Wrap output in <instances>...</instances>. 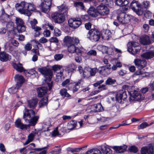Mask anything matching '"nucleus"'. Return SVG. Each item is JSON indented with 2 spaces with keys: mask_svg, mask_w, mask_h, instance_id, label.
Masks as SVG:
<instances>
[{
  "mask_svg": "<svg viewBox=\"0 0 154 154\" xmlns=\"http://www.w3.org/2000/svg\"><path fill=\"white\" fill-rule=\"evenodd\" d=\"M11 43L12 45L15 47H18L19 45L18 42L16 40L14 39L11 41Z\"/></svg>",
  "mask_w": 154,
  "mask_h": 154,
  "instance_id": "69168bd1",
  "label": "nucleus"
},
{
  "mask_svg": "<svg viewBox=\"0 0 154 154\" xmlns=\"http://www.w3.org/2000/svg\"><path fill=\"white\" fill-rule=\"evenodd\" d=\"M127 97L126 92L123 90L120 91L116 96V100L120 103H124V101L126 99Z\"/></svg>",
  "mask_w": 154,
  "mask_h": 154,
  "instance_id": "ddd939ff",
  "label": "nucleus"
},
{
  "mask_svg": "<svg viewBox=\"0 0 154 154\" xmlns=\"http://www.w3.org/2000/svg\"><path fill=\"white\" fill-rule=\"evenodd\" d=\"M85 70H87L89 72L91 76H94L97 72H99V69L96 68H91L89 67H86L85 68Z\"/></svg>",
  "mask_w": 154,
  "mask_h": 154,
  "instance_id": "f704fd0d",
  "label": "nucleus"
},
{
  "mask_svg": "<svg viewBox=\"0 0 154 154\" xmlns=\"http://www.w3.org/2000/svg\"><path fill=\"white\" fill-rule=\"evenodd\" d=\"M118 73L119 75L123 76L126 74V71L125 70L121 69L118 72Z\"/></svg>",
  "mask_w": 154,
  "mask_h": 154,
  "instance_id": "338daca9",
  "label": "nucleus"
},
{
  "mask_svg": "<svg viewBox=\"0 0 154 154\" xmlns=\"http://www.w3.org/2000/svg\"><path fill=\"white\" fill-rule=\"evenodd\" d=\"M69 26L73 29H76L81 25V20L79 18H72L69 19L68 21Z\"/></svg>",
  "mask_w": 154,
  "mask_h": 154,
  "instance_id": "6e6552de",
  "label": "nucleus"
},
{
  "mask_svg": "<svg viewBox=\"0 0 154 154\" xmlns=\"http://www.w3.org/2000/svg\"><path fill=\"white\" fill-rule=\"evenodd\" d=\"M139 43L136 42H129L127 45L128 51L133 55H135L140 51V47Z\"/></svg>",
  "mask_w": 154,
  "mask_h": 154,
  "instance_id": "f03ea898",
  "label": "nucleus"
},
{
  "mask_svg": "<svg viewBox=\"0 0 154 154\" xmlns=\"http://www.w3.org/2000/svg\"><path fill=\"white\" fill-rule=\"evenodd\" d=\"M15 22L18 32L21 33L25 31L26 27L24 25V23L22 19L19 18H16Z\"/></svg>",
  "mask_w": 154,
  "mask_h": 154,
  "instance_id": "9b49d317",
  "label": "nucleus"
},
{
  "mask_svg": "<svg viewBox=\"0 0 154 154\" xmlns=\"http://www.w3.org/2000/svg\"><path fill=\"white\" fill-rule=\"evenodd\" d=\"M11 59V56L5 52L0 53V60L3 62H6Z\"/></svg>",
  "mask_w": 154,
  "mask_h": 154,
  "instance_id": "4be33fe9",
  "label": "nucleus"
},
{
  "mask_svg": "<svg viewBox=\"0 0 154 154\" xmlns=\"http://www.w3.org/2000/svg\"><path fill=\"white\" fill-rule=\"evenodd\" d=\"M60 66L59 65H55L52 66V69L55 72L60 70Z\"/></svg>",
  "mask_w": 154,
  "mask_h": 154,
  "instance_id": "680f3d73",
  "label": "nucleus"
},
{
  "mask_svg": "<svg viewBox=\"0 0 154 154\" xmlns=\"http://www.w3.org/2000/svg\"><path fill=\"white\" fill-rule=\"evenodd\" d=\"M51 17L55 23L58 24L62 23L65 20V15L57 12L52 13Z\"/></svg>",
  "mask_w": 154,
  "mask_h": 154,
  "instance_id": "20e7f679",
  "label": "nucleus"
},
{
  "mask_svg": "<svg viewBox=\"0 0 154 154\" xmlns=\"http://www.w3.org/2000/svg\"><path fill=\"white\" fill-rule=\"evenodd\" d=\"M43 34L45 37H49L50 36L51 32L49 30L46 29L44 31Z\"/></svg>",
  "mask_w": 154,
  "mask_h": 154,
  "instance_id": "bf43d9fd",
  "label": "nucleus"
},
{
  "mask_svg": "<svg viewBox=\"0 0 154 154\" xmlns=\"http://www.w3.org/2000/svg\"><path fill=\"white\" fill-rule=\"evenodd\" d=\"M78 44H72L68 46V50L69 52L72 54L75 53L77 47L75 46Z\"/></svg>",
  "mask_w": 154,
  "mask_h": 154,
  "instance_id": "c9c22d12",
  "label": "nucleus"
},
{
  "mask_svg": "<svg viewBox=\"0 0 154 154\" xmlns=\"http://www.w3.org/2000/svg\"><path fill=\"white\" fill-rule=\"evenodd\" d=\"M27 11L26 15L29 16L31 14V11H33L35 10V7L34 5L32 4L27 3Z\"/></svg>",
  "mask_w": 154,
  "mask_h": 154,
  "instance_id": "393cba45",
  "label": "nucleus"
},
{
  "mask_svg": "<svg viewBox=\"0 0 154 154\" xmlns=\"http://www.w3.org/2000/svg\"><path fill=\"white\" fill-rule=\"evenodd\" d=\"M37 91L38 97H41L47 93L48 88L45 87H41L38 88Z\"/></svg>",
  "mask_w": 154,
  "mask_h": 154,
  "instance_id": "aec40b11",
  "label": "nucleus"
},
{
  "mask_svg": "<svg viewBox=\"0 0 154 154\" xmlns=\"http://www.w3.org/2000/svg\"><path fill=\"white\" fill-rule=\"evenodd\" d=\"M136 75H141L143 77H144L146 75H144V72L140 70L137 71L134 74L133 76H135Z\"/></svg>",
  "mask_w": 154,
  "mask_h": 154,
  "instance_id": "864d4df0",
  "label": "nucleus"
},
{
  "mask_svg": "<svg viewBox=\"0 0 154 154\" xmlns=\"http://www.w3.org/2000/svg\"><path fill=\"white\" fill-rule=\"evenodd\" d=\"M141 57L147 60L151 59L154 57V52L150 51L144 53L141 55Z\"/></svg>",
  "mask_w": 154,
  "mask_h": 154,
  "instance_id": "412c9836",
  "label": "nucleus"
},
{
  "mask_svg": "<svg viewBox=\"0 0 154 154\" xmlns=\"http://www.w3.org/2000/svg\"><path fill=\"white\" fill-rule=\"evenodd\" d=\"M130 5L133 11L135 10L137 8L141 6V5L138 3V2L134 0L131 2Z\"/></svg>",
  "mask_w": 154,
  "mask_h": 154,
  "instance_id": "4c0bfd02",
  "label": "nucleus"
},
{
  "mask_svg": "<svg viewBox=\"0 0 154 154\" xmlns=\"http://www.w3.org/2000/svg\"><path fill=\"white\" fill-rule=\"evenodd\" d=\"M117 18L118 21L123 24L129 23L131 19L130 15L124 12L119 13Z\"/></svg>",
  "mask_w": 154,
  "mask_h": 154,
  "instance_id": "423d86ee",
  "label": "nucleus"
},
{
  "mask_svg": "<svg viewBox=\"0 0 154 154\" xmlns=\"http://www.w3.org/2000/svg\"><path fill=\"white\" fill-rule=\"evenodd\" d=\"M60 94L63 97H67L71 98V95L67 92V90L65 88H63L60 91Z\"/></svg>",
  "mask_w": 154,
  "mask_h": 154,
  "instance_id": "58836bf2",
  "label": "nucleus"
},
{
  "mask_svg": "<svg viewBox=\"0 0 154 154\" xmlns=\"http://www.w3.org/2000/svg\"><path fill=\"white\" fill-rule=\"evenodd\" d=\"M38 101V99L36 98L28 100L27 101L28 106L30 108L34 109L35 108Z\"/></svg>",
  "mask_w": 154,
  "mask_h": 154,
  "instance_id": "f3484780",
  "label": "nucleus"
},
{
  "mask_svg": "<svg viewBox=\"0 0 154 154\" xmlns=\"http://www.w3.org/2000/svg\"><path fill=\"white\" fill-rule=\"evenodd\" d=\"M14 78L17 82V86L18 87H20L22 84L24 82V79L22 75L18 74L15 75Z\"/></svg>",
  "mask_w": 154,
  "mask_h": 154,
  "instance_id": "a211bd4d",
  "label": "nucleus"
},
{
  "mask_svg": "<svg viewBox=\"0 0 154 154\" xmlns=\"http://www.w3.org/2000/svg\"><path fill=\"white\" fill-rule=\"evenodd\" d=\"M116 4L120 6H125L128 3L127 0H116Z\"/></svg>",
  "mask_w": 154,
  "mask_h": 154,
  "instance_id": "e433bc0d",
  "label": "nucleus"
},
{
  "mask_svg": "<svg viewBox=\"0 0 154 154\" xmlns=\"http://www.w3.org/2000/svg\"><path fill=\"white\" fill-rule=\"evenodd\" d=\"M58 9V12L63 14L66 15L68 12V8L65 5H63L57 7Z\"/></svg>",
  "mask_w": 154,
  "mask_h": 154,
  "instance_id": "a878e982",
  "label": "nucleus"
},
{
  "mask_svg": "<svg viewBox=\"0 0 154 154\" xmlns=\"http://www.w3.org/2000/svg\"><path fill=\"white\" fill-rule=\"evenodd\" d=\"M87 37L92 42H97L100 38L101 33L96 29H92L89 31Z\"/></svg>",
  "mask_w": 154,
  "mask_h": 154,
  "instance_id": "7ed1b4c3",
  "label": "nucleus"
},
{
  "mask_svg": "<svg viewBox=\"0 0 154 154\" xmlns=\"http://www.w3.org/2000/svg\"><path fill=\"white\" fill-rule=\"evenodd\" d=\"M12 66L18 72H22L25 71L24 68L22 66V64L20 63L17 64L13 63H12Z\"/></svg>",
  "mask_w": 154,
  "mask_h": 154,
  "instance_id": "c85d7f7f",
  "label": "nucleus"
},
{
  "mask_svg": "<svg viewBox=\"0 0 154 154\" xmlns=\"http://www.w3.org/2000/svg\"><path fill=\"white\" fill-rule=\"evenodd\" d=\"M48 99L47 97L42 98L38 103V106L40 108H42L47 106L48 104Z\"/></svg>",
  "mask_w": 154,
  "mask_h": 154,
  "instance_id": "2f4dec72",
  "label": "nucleus"
},
{
  "mask_svg": "<svg viewBox=\"0 0 154 154\" xmlns=\"http://www.w3.org/2000/svg\"><path fill=\"white\" fill-rule=\"evenodd\" d=\"M100 2H102L103 4L111 7L113 6V2L112 0H99Z\"/></svg>",
  "mask_w": 154,
  "mask_h": 154,
  "instance_id": "a19ab883",
  "label": "nucleus"
},
{
  "mask_svg": "<svg viewBox=\"0 0 154 154\" xmlns=\"http://www.w3.org/2000/svg\"><path fill=\"white\" fill-rule=\"evenodd\" d=\"M87 11L88 14L92 17H95L98 15L97 9L96 10L94 7H91Z\"/></svg>",
  "mask_w": 154,
  "mask_h": 154,
  "instance_id": "cd10ccee",
  "label": "nucleus"
},
{
  "mask_svg": "<svg viewBox=\"0 0 154 154\" xmlns=\"http://www.w3.org/2000/svg\"><path fill=\"white\" fill-rule=\"evenodd\" d=\"M101 150L103 154H111L112 151L111 149L106 146H102L101 148Z\"/></svg>",
  "mask_w": 154,
  "mask_h": 154,
  "instance_id": "79ce46f5",
  "label": "nucleus"
},
{
  "mask_svg": "<svg viewBox=\"0 0 154 154\" xmlns=\"http://www.w3.org/2000/svg\"><path fill=\"white\" fill-rule=\"evenodd\" d=\"M141 43L143 45H147L149 43V38L147 35H144L142 36L140 39Z\"/></svg>",
  "mask_w": 154,
  "mask_h": 154,
  "instance_id": "7c9ffc66",
  "label": "nucleus"
},
{
  "mask_svg": "<svg viewBox=\"0 0 154 154\" xmlns=\"http://www.w3.org/2000/svg\"><path fill=\"white\" fill-rule=\"evenodd\" d=\"M116 80L113 79L111 78H108L106 81V84L107 85H111L114 84L116 82Z\"/></svg>",
  "mask_w": 154,
  "mask_h": 154,
  "instance_id": "de8ad7c7",
  "label": "nucleus"
},
{
  "mask_svg": "<svg viewBox=\"0 0 154 154\" xmlns=\"http://www.w3.org/2000/svg\"><path fill=\"white\" fill-rule=\"evenodd\" d=\"M100 151L97 149H91L86 153V154H101Z\"/></svg>",
  "mask_w": 154,
  "mask_h": 154,
  "instance_id": "37998d69",
  "label": "nucleus"
},
{
  "mask_svg": "<svg viewBox=\"0 0 154 154\" xmlns=\"http://www.w3.org/2000/svg\"><path fill=\"white\" fill-rule=\"evenodd\" d=\"M38 71L46 78H48L49 80H51L52 75V72L51 70L46 67H42L38 68Z\"/></svg>",
  "mask_w": 154,
  "mask_h": 154,
  "instance_id": "9d476101",
  "label": "nucleus"
},
{
  "mask_svg": "<svg viewBox=\"0 0 154 154\" xmlns=\"http://www.w3.org/2000/svg\"><path fill=\"white\" fill-rule=\"evenodd\" d=\"M141 154H154V144L149 145L148 147H143L141 148Z\"/></svg>",
  "mask_w": 154,
  "mask_h": 154,
  "instance_id": "f8f14e48",
  "label": "nucleus"
},
{
  "mask_svg": "<svg viewBox=\"0 0 154 154\" xmlns=\"http://www.w3.org/2000/svg\"><path fill=\"white\" fill-rule=\"evenodd\" d=\"M16 87H12L11 88H9L8 89V91L10 94H14L17 91V90L19 89L20 87H18L16 85Z\"/></svg>",
  "mask_w": 154,
  "mask_h": 154,
  "instance_id": "a18cd8bd",
  "label": "nucleus"
},
{
  "mask_svg": "<svg viewBox=\"0 0 154 154\" xmlns=\"http://www.w3.org/2000/svg\"><path fill=\"white\" fill-rule=\"evenodd\" d=\"M27 3L24 2H22L20 3H16L15 7L17 10L20 14L26 15Z\"/></svg>",
  "mask_w": 154,
  "mask_h": 154,
  "instance_id": "0eeeda50",
  "label": "nucleus"
},
{
  "mask_svg": "<svg viewBox=\"0 0 154 154\" xmlns=\"http://www.w3.org/2000/svg\"><path fill=\"white\" fill-rule=\"evenodd\" d=\"M23 118L26 123H29V125L23 124L21 122V119H17L15 122L16 127L21 129H26L27 127L30 126H35L37 123L39 119L38 116H35V112L32 109H28L25 108L23 111Z\"/></svg>",
  "mask_w": 154,
  "mask_h": 154,
  "instance_id": "f257e3e1",
  "label": "nucleus"
},
{
  "mask_svg": "<svg viewBox=\"0 0 154 154\" xmlns=\"http://www.w3.org/2000/svg\"><path fill=\"white\" fill-rule=\"evenodd\" d=\"M76 68V66L74 64H71L68 65L66 67V70L68 72H73L75 71Z\"/></svg>",
  "mask_w": 154,
  "mask_h": 154,
  "instance_id": "ea45409f",
  "label": "nucleus"
},
{
  "mask_svg": "<svg viewBox=\"0 0 154 154\" xmlns=\"http://www.w3.org/2000/svg\"><path fill=\"white\" fill-rule=\"evenodd\" d=\"M87 54L88 56H96L97 55V52L96 51L92 50L88 52Z\"/></svg>",
  "mask_w": 154,
  "mask_h": 154,
  "instance_id": "6e6d98bb",
  "label": "nucleus"
},
{
  "mask_svg": "<svg viewBox=\"0 0 154 154\" xmlns=\"http://www.w3.org/2000/svg\"><path fill=\"white\" fill-rule=\"evenodd\" d=\"M63 42L68 46L72 44H78L79 42V40L78 38L76 37L72 38L67 36L65 37Z\"/></svg>",
  "mask_w": 154,
  "mask_h": 154,
  "instance_id": "2eb2a0df",
  "label": "nucleus"
},
{
  "mask_svg": "<svg viewBox=\"0 0 154 154\" xmlns=\"http://www.w3.org/2000/svg\"><path fill=\"white\" fill-rule=\"evenodd\" d=\"M127 146L124 145L123 146H114L112 148L114 149L117 153H121L124 152L126 149Z\"/></svg>",
  "mask_w": 154,
  "mask_h": 154,
  "instance_id": "c756f323",
  "label": "nucleus"
},
{
  "mask_svg": "<svg viewBox=\"0 0 154 154\" xmlns=\"http://www.w3.org/2000/svg\"><path fill=\"white\" fill-rule=\"evenodd\" d=\"M134 63L135 66L139 69H141L145 67L147 64L146 60L143 59H135Z\"/></svg>",
  "mask_w": 154,
  "mask_h": 154,
  "instance_id": "dca6fc26",
  "label": "nucleus"
},
{
  "mask_svg": "<svg viewBox=\"0 0 154 154\" xmlns=\"http://www.w3.org/2000/svg\"><path fill=\"white\" fill-rule=\"evenodd\" d=\"M80 83V81H79L75 84H69V87H70L69 89L72 91L73 93L77 92L80 87L79 85Z\"/></svg>",
  "mask_w": 154,
  "mask_h": 154,
  "instance_id": "5701e85b",
  "label": "nucleus"
},
{
  "mask_svg": "<svg viewBox=\"0 0 154 154\" xmlns=\"http://www.w3.org/2000/svg\"><path fill=\"white\" fill-rule=\"evenodd\" d=\"M49 125L46 124H44L42 125V132H45L46 131H49L50 130L49 129Z\"/></svg>",
  "mask_w": 154,
  "mask_h": 154,
  "instance_id": "8fccbe9b",
  "label": "nucleus"
},
{
  "mask_svg": "<svg viewBox=\"0 0 154 154\" xmlns=\"http://www.w3.org/2000/svg\"><path fill=\"white\" fill-rule=\"evenodd\" d=\"M140 6L133 11L139 16L142 15L143 14V9Z\"/></svg>",
  "mask_w": 154,
  "mask_h": 154,
  "instance_id": "c03bdc74",
  "label": "nucleus"
},
{
  "mask_svg": "<svg viewBox=\"0 0 154 154\" xmlns=\"http://www.w3.org/2000/svg\"><path fill=\"white\" fill-rule=\"evenodd\" d=\"M78 70L79 71V72L80 74H82V75L84 77L86 76V74H85V69L84 71H83L82 67L81 66H79L78 67Z\"/></svg>",
  "mask_w": 154,
  "mask_h": 154,
  "instance_id": "4d7b16f0",
  "label": "nucleus"
},
{
  "mask_svg": "<svg viewBox=\"0 0 154 154\" xmlns=\"http://www.w3.org/2000/svg\"><path fill=\"white\" fill-rule=\"evenodd\" d=\"M110 66V65L109 64L106 66L100 67L99 68V72L104 76L108 75L111 72Z\"/></svg>",
  "mask_w": 154,
  "mask_h": 154,
  "instance_id": "4468645a",
  "label": "nucleus"
},
{
  "mask_svg": "<svg viewBox=\"0 0 154 154\" xmlns=\"http://www.w3.org/2000/svg\"><path fill=\"white\" fill-rule=\"evenodd\" d=\"M149 86L151 89L152 98H154V81L149 84Z\"/></svg>",
  "mask_w": 154,
  "mask_h": 154,
  "instance_id": "49530a36",
  "label": "nucleus"
},
{
  "mask_svg": "<svg viewBox=\"0 0 154 154\" xmlns=\"http://www.w3.org/2000/svg\"><path fill=\"white\" fill-rule=\"evenodd\" d=\"M54 34L56 36H59L61 34V31L57 28H55Z\"/></svg>",
  "mask_w": 154,
  "mask_h": 154,
  "instance_id": "5fc2aeb1",
  "label": "nucleus"
},
{
  "mask_svg": "<svg viewBox=\"0 0 154 154\" xmlns=\"http://www.w3.org/2000/svg\"><path fill=\"white\" fill-rule=\"evenodd\" d=\"M148 126V124L146 122H143L138 127V128L140 129H143Z\"/></svg>",
  "mask_w": 154,
  "mask_h": 154,
  "instance_id": "13d9d810",
  "label": "nucleus"
},
{
  "mask_svg": "<svg viewBox=\"0 0 154 154\" xmlns=\"http://www.w3.org/2000/svg\"><path fill=\"white\" fill-rule=\"evenodd\" d=\"M32 28V29H35L36 30H41L42 28L36 26L37 24V21L35 19H33L29 21Z\"/></svg>",
  "mask_w": 154,
  "mask_h": 154,
  "instance_id": "473e14b6",
  "label": "nucleus"
},
{
  "mask_svg": "<svg viewBox=\"0 0 154 154\" xmlns=\"http://www.w3.org/2000/svg\"><path fill=\"white\" fill-rule=\"evenodd\" d=\"M49 41L51 42L58 43L59 41L57 38L55 37H52L49 39Z\"/></svg>",
  "mask_w": 154,
  "mask_h": 154,
  "instance_id": "052dcab7",
  "label": "nucleus"
},
{
  "mask_svg": "<svg viewBox=\"0 0 154 154\" xmlns=\"http://www.w3.org/2000/svg\"><path fill=\"white\" fill-rule=\"evenodd\" d=\"M39 42L42 44L46 43L48 41V40L44 37H42L39 40Z\"/></svg>",
  "mask_w": 154,
  "mask_h": 154,
  "instance_id": "0e129e2a",
  "label": "nucleus"
},
{
  "mask_svg": "<svg viewBox=\"0 0 154 154\" xmlns=\"http://www.w3.org/2000/svg\"><path fill=\"white\" fill-rule=\"evenodd\" d=\"M132 96L137 100L139 101L141 100H143L144 96L142 94H140L136 91H132Z\"/></svg>",
  "mask_w": 154,
  "mask_h": 154,
  "instance_id": "6ab92c4d",
  "label": "nucleus"
},
{
  "mask_svg": "<svg viewBox=\"0 0 154 154\" xmlns=\"http://www.w3.org/2000/svg\"><path fill=\"white\" fill-rule=\"evenodd\" d=\"M51 5V0H42L39 7L42 12L47 13L50 11Z\"/></svg>",
  "mask_w": 154,
  "mask_h": 154,
  "instance_id": "39448f33",
  "label": "nucleus"
},
{
  "mask_svg": "<svg viewBox=\"0 0 154 154\" xmlns=\"http://www.w3.org/2000/svg\"><path fill=\"white\" fill-rule=\"evenodd\" d=\"M97 48L101 50L103 53H107L109 54H111L108 52V51H112V49L111 48H108L107 47L103 45H100L97 46Z\"/></svg>",
  "mask_w": 154,
  "mask_h": 154,
  "instance_id": "72a5a7b5",
  "label": "nucleus"
},
{
  "mask_svg": "<svg viewBox=\"0 0 154 154\" xmlns=\"http://www.w3.org/2000/svg\"><path fill=\"white\" fill-rule=\"evenodd\" d=\"M91 107L95 112H98L103 110V107L101 103L94 104L91 106Z\"/></svg>",
  "mask_w": 154,
  "mask_h": 154,
  "instance_id": "bb28decb",
  "label": "nucleus"
},
{
  "mask_svg": "<svg viewBox=\"0 0 154 154\" xmlns=\"http://www.w3.org/2000/svg\"><path fill=\"white\" fill-rule=\"evenodd\" d=\"M111 35L110 32L108 30H104L101 33L102 38L105 40H108L111 37Z\"/></svg>",
  "mask_w": 154,
  "mask_h": 154,
  "instance_id": "b1692460",
  "label": "nucleus"
},
{
  "mask_svg": "<svg viewBox=\"0 0 154 154\" xmlns=\"http://www.w3.org/2000/svg\"><path fill=\"white\" fill-rule=\"evenodd\" d=\"M129 150L130 152L135 153L137 152L138 149L135 146H133L130 147Z\"/></svg>",
  "mask_w": 154,
  "mask_h": 154,
  "instance_id": "3c124183",
  "label": "nucleus"
},
{
  "mask_svg": "<svg viewBox=\"0 0 154 154\" xmlns=\"http://www.w3.org/2000/svg\"><path fill=\"white\" fill-rule=\"evenodd\" d=\"M37 133L35 132L34 133H30L28 136V139L31 142L33 140L34 137Z\"/></svg>",
  "mask_w": 154,
  "mask_h": 154,
  "instance_id": "603ef678",
  "label": "nucleus"
},
{
  "mask_svg": "<svg viewBox=\"0 0 154 154\" xmlns=\"http://www.w3.org/2000/svg\"><path fill=\"white\" fill-rule=\"evenodd\" d=\"M63 57L62 54H56L54 56V59L56 61H59L62 59Z\"/></svg>",
  "mask_w": 154,
  "mask_h": 154,
  "instance_id": "09e8293b",
  "label": "nucleus"
},
{
  "mask_svg": "<svg viewBox=\"0 0 154 154\" xmlns=\"http://www.w3.org/2000/svg\"><path fill=\"white\" fill-rule=\"evenodd\" d=\"M97 10L98 14L102 16L106 15L109 13V8L102 3L97 7Z\"/></svg>",
  "mask_w": 154,
  "mask_h": 154,
  "instance_id": "1a4fd4ad",
  "label": "nucleus"
},
{
  "mask_svg": "<svg viewBox=\"0 0 154 154\" xmlns=\"http://www.w3.org/2000/svg\"><path fill=\"white\" fill-rule=\"evenodd\" d=\"M70 80L69 79H66L64 81H63L62 84V85L63 87H65L70 82Z\"/></svg>",
  "mask_w": 154,
  "mask_h": 154,
  "instance_id": "e2e57ef3",
  "label": "nucleus"
},
{
  "mask_svg": "<svg viewBox=\"0 0 154 154\" xmlns=\"http://www.w3.org/2000/svg\"><path fill=\"white\" fill-rule=\"evenodd\" d=\"M24 48L26 50L29 51L32 48L31 45L29 43L25 45Z\"/></svg>",
  "mask_w": 154,
  "mask_h": 154,
  "instance_id": "774afa93",
  "label": "nucleus"
}]
</instances>
